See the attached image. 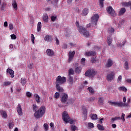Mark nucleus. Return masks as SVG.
Wrapping results in <instances>:
<instances>
[{
  "instance_id": "35",
  "label": "nucleus",
  "mask_w": 131,
  "mask_h": 131,
  "mask_svg": "<svg viewBox=\"0 0 131 131\" xmlns=\"http://www.w3.org/2000/svg\"><path fill=\"white\" fill-rule=\"evenodd\" d=\"M97 128L99 129V130H104V129H105L104 126L100 124H97Z\"/></svg>"
},
{
  "instance_id": "61",
  "label": "nucleus",
  "mask_w": 131,
  "mask_h": 131,
  "mask_svg": "<svg viewBox=\"0 0 131 131\" xmlns=\"http://www.w3.org/2000/svg\"><path fill=\"white\" fill-rule=\"evenodd\" d=\"M58 2H59V0H54L52 2V5H57L58 4Z\"/></svg>"
},
{
  "instance_id": "26",
  "label": "nucleus",
  "mask_w": 131,
  "mask_h": 131,
  "mask_svg": "<svg viewBox=\"0 0 131 131\" xmlns=\"http://www.w3.org/2000/svg\"><path fill=\"white\" fill-rule=\"evenodd\" d=\"M121 5L123 6V7H130L131 6V1H129L127 2H122Z\"/></svg>"
},
{
  "instance_id": "25",
  "label": "nucleus",
  "mask_w": 131,
  "mask_h": 131,
  "mask_svg": "<svg viewBox=\"0 0 131 131\" xmlns=\"http://www.w3.org/2000/svg\"><path fill=\"white\" fill-rule=\"evenodd\" d=\"M108 103H110V105H114V106H118L119 107L120 102L108 101Z\"/></svg>"
},
{
  "instance_id": "51",
  "label": "nucleus",
  "mask_w": 131,
  "mask_h": 131,
  "mask_svg": "<svg viewBox=\"0 0 131 131\" xmlns=\"http://www.w3.org/2000/svg\"><path fill=\"white\" fill-rule=\"evenodd\" d=\"M8 27L10 30H13L14 29V26L12 24H9Z\"/></svg>"
},
{
  "instance_id": "43",
  "label": "nucleus",
  "mask_w": 131,
  "mask_h": 131,
  "mask_svg": "<svg viewBox=\"0 0 131 131\" xmlns=\"http://www.w3.org/2000/svg\"><path fill=\"white\" fill-rule=\"evenodd\" d=\"M104 1L105 0H99V6L100 8H103L104 7Z\"/></svg>"
},
{
  "instance_id": "56",
  "label": "nucleus",
  "mask_w": 131,
  "mask_h": 131,
  "mask_svg": "<svg viewBox=\"0 0 131 131\" xmlns=\"http://www.w3.org/2000/svg\"><path fill=\"white\" fill-rule=\"evenodd\" d=\"M96 57H92L91 59V63H95V62H96Z\"/></svg>"
},
{
  "instance_id": "5",
  "label": "nucleus",
  "mask_w": 131,
  "mask_h": 131,
  "mask_svg": "<svg viewBox=\"0 0 131 131\" xmlns=\"http://www.w3.org/2000/svg\"><path fill=\"white\" fill-rule=\"evenodd\" d=\"M97 72L95 71V69H90L88 70L85 73V76H88V77H94L96 75Z\"/></svg>"
},
{
  "instance_id": "34",
  "label": "nucleus",
  "mask_w": 131,
  "mask_h": 131,
  "mask_svg": "<svg viewBox=\"0 0 131 131\" xmlns=\"http://www.w3.org/2000/svg\"><path fill=\"white\" fill-rule=\"evenodd\" d=\"M75 72H76V73H78V74H79V73L81 72V68L80 67H77L75 69Z\"/></svg>"
},
{
  "instance_id": "17",
  "label": "nucleus",
  "mask_w": 131,
  "mask_h": 131,
  "mask_svg": "<svg viewBox=\"0 0 131 131\" xmlns=\"http://www.w3.org/2000/svg\"><path fill=\"white\" fill-rule=\"evenodd\" d=\"M1 115L2 117V118H4V119H6V118H7L8 115L7 114V112L4 110H1L0 111Z\"/></svg>"
},
{
  "instance_id": "52",
  "label": "nucleus",
  "mask_w": 131,
  "mask_h": 131,
  "mask_svg": "<svg viewBox=\"0 0 131 131\" xmlns=\"http://www.w3.org/2000/svg\"><path fill=\"white\" fill-rule=\"evenodd\" d=\"M88 127L89 128H94V124L93 123H88Z\"/></svg>"
},
{
  "instance_id": "47",
  "label": "nucleus",
  "mask_w": 131,
  "mask_h": 131,
  "mask_svg": "<svg viewBox=\"0 0 131 131\" xmlns=\"http://www.w3.org/2000/svg\"><path fill=\"white\" fill-rule=\"evenodd\" d=\"M21 83L23 84V85H25V84H26V79L22 78L21 79Z\"/></svg>"
},
{
  "instance_id": "46",
  "label": "nucleus",
  "mask_w": 131,
  "mask_h": 131,
  "mask_svg": "<svg viewBox=\"0 0 131 131\" xmlns=\"http://www.w3.org/2000/svg\"><path fill=\"white\" fill-rule=\"evenodd\" d=\"M8 126L10 129L13 128L14 127V123L13 122H9Z\"/></svg>"
},
{
  "instance_id": "40",
  "label": "nucleus",
  "mask_w": 131,
  "mask_h": 131,
  "mask_svg": "<svg viewBox=\"0 0 131 131\" xmlns=\"http://www.w3.org/2000/svg\"><path fill=\"white\" fill-rule=\"evenodd\" d=\"M74 74V71L72 69H70L69 70V76H71V75H73Z\"/></svg>"
},
{
  "instance_id": "13",
  "label": "nucleus",
  "mask_w": 131,
  "mask_h": 131,
  "mask_svg": "<svg viewBox=\"0 0 131 131\" xmlns=\"http://www.w3.org/2000/svg\"><path fill=\"white\" fill-rule=\"evenodd\" d=\"M6 73L8 74V75H10V77L11 78H14L15 75H14L15 72L13 71V70L11 69H7L6 70Z\"/></svg>"
},
{
  "instance_id": "24",
  "label": "nucleus",
  "mask_w": 131,
  "mask_h": 131,
  "mask_svg": "<svg viewBox=\"0 0 131 131\" xmlns=\"http://www.w3.org/2000/svg\"><path fill=\"white\" fill-rule=\"evenodd\" d=\"M90 116L92 120H97L98 119V115L96 114H91Z\"/></svg>"
},
{
  "instance_id": "58",
  "label": "nucleus",
  "mask_w": 131,
  "mask_h": 131,
  "mask_svg": "<svg viewBox=\"0 0 131 131\" xmlns=\"http://www.w3.org/2000/svg\"><path fill=\"white\" fill-rule=\"evenodd\" d=\"M11 39H16L17 38V36H16V35L13 34L11 36Z\"/></svg>"
},
{
  "instance_id": "55",
  "label": "nucleus",
  "mask_w": 131,
  "mask_h": 131,
  "mask_svg": "<svg viewBox=\"0 0 131 131\" xmlns=\"http://www.w3.org/2000/svg\"><path fill=\"white\" fill-rule=\"evenodd\" d=\"M56 19H57V16H51V21H52V22H55V21H56Z\"/></svg>"
},
{
  "instance_id": "16",
  "label": "nucleus",
  "mask_w": 131,
  "mask_h": 131,
  "mask_svg": "<svg viewBox=\"0 0 131 131\" xmlns=\"http://www.w3.org/2000/svg\"><path fill=\"white\" fill-rule=\"evenodd\" d=\"M44 39L45 41H47V42H51V41H53V37L50 35H46L44 37Z\"/></svg>"
},
{
  "instance_id": "12",
  "label": "nucleus",
  "mask_w": 131,
  "mask_h": 131,
  "mask_svg": "<svg viewBox=\"0 0 131 131\" xmlns=\"http://www.w3.org/2000/svg\"><path fill=\"white\" fill-rule=\"evenodd\" d=\"M11 5L14 11H18V3L16 0H12Z\"/></svg>"
},
{
  "instance_id": "63",
  "label": "nucleus",
  "mask_w": 131,
  "mask_h": 131,
  "mask_svg": "<svg viewBox=\"0 0 131 131\" xmlns=\"http://www.w3.org/2000/svg\"><path fill=\"white\" fill-rule=\"evenodd\" d=\"M116 120H117V118L116 117H115V118H113L112 119H111V121L112 122V123H113L114 122V121H115Z\"/></svg>"
},
{
  "instance_id": "22",
  "label": "nucleus",
  "mask_w": 131,
  "mask_h": 131,
  "mask_svg": "<svg viewBox=\"0 0 131 131\" xmlns=\"http://www.w3.org/2000/svg\"><path fill=\"white\" fill-rule=\"evenodd\" d=\"M60 85H59L58 84H56V90H57V91H58V92H59V93H63L64 92V89Z\"/></svg>"
},
{
  "instance_id": "45",
  "label": "nucleus",
  "mask_w": 131,
  "mask_h": 131,
  "mask_svg": "<svg viewBox=\"0 0 131 131\" xmlns=\"http://www.w3.org/2000/svg\"><path fill=\"white\" fill-rule=\"evenodd\" d=\"M54 98L55 99H59L60 98V93L59 92H56L54 95Z\"/></svg>"
},
{
  "instance_id": "18",
  "label": "nucleus",
  "mask_w": 131,
  "mask_h": 131,
  "mask_svg": "<svg viewBox=\"0 0 131 131\" xmlns=\"http://www.w3.org/2000/svg\"><path fill=\"white\" fill-rule=\"evenodd\" d=\"M82 110H83V114L84 115V120H85V119H86L88 117V111L86 110V108L84 106L82 107Z\"/></svg>"
},
{
  "instance_id": "19",
  "label": "nucleus",
  "mask_w": 131,
  "mask_h": 131,
  "mask_svg": "<svg viewBox=\"0 0 131 131\" xmlns=\"http://www.w3.org/2000/svg\"><path fill=\"white\" fill-rule=\"evenodd\" d=\"M85 56H95L96 55V52L94 51H89L86 52L84 54Z\"/></svg>"
},
{
  "instance_id": "23",
  "label": "nucleus",
  "mask_w": 131,
  "mask_h": 131,
  "mask_svg": "<svg viewBox=\"0 0 131 131\" xmlns=\"http://www.w3.org/2000/svg\"><path fill=\"white\" fill-rule=\"evenodd\" d=\"M108 46H112V37L111 36H109L107 37V40H106Z\"/></svg>"
},
{
  "instance_id": "30",
  "label": "nucleus",
  "mask_w": 131,
  "mask_h": 131,
  "mask_svg": "<svg viewBox=\"0 0 131 131\" xmlns=\"http://www.w3.org/2000/svg\"><path fill=\"white\" fill-rule=\"evenodd\" d=\"M71 131L78 130V127H77V126L74 125H71Z\"/></svg>"
},
{
  "instance_id": "15",
  "label": "nucleus",
  "mask_w": 131,
  "mask_h": 131,
  "mask_svg": "<svg viewBox=\"0 0 131 131\" xmlns=\"http://www.w3.org/2000/svg\"><path fill=\"white\" fill-rule=\"evenodd\" d=\"M16 109L18 115H20V116H22L23 115V113L22 112V107L20 104H18Z\"/></svg>"
},
{
  "instance_id": "33",
  "label": "nucleus",
  "mask_w": 131,
  "mask_h": 131,
  "mask_svg": "<svg viewBox=\"0 0 131 131\" xmlns=\"http://www.w3.org/2000/svg\"><path fill=\"white\" fill-rule=\"evenodd\" d=\"M125 42H126V41L123 40L122 42H121V43H117V46L119 48H122V47L125 45Z\"/></svg>"
},
{
  "instance_id": "14",
  "label": "nucleus",
  "mask_w": 131,
  "mask_h": 131,
  "mask_svg": "<svg viewBox=\"0 0 131 131\" xmlns=\"http://www.w3.org/2000/svg\"><path fill=\"white\" fill-rule=\"evenodd\" d=\"M113 65V61L111 59H108L105 63L106 68H110Z\"/></svg>"
},
{
  "instance_id": "20",
  "label": "nucleus",
  "mask_w": 131,
  "mask_h": 131,
  "mask_svg": "<svg viewBox=\"0 0 131 131\" xmlns=\"http://www.w3.org/2000/svg\"><path fill=\"white\" fill-rule=\"evenodd\" d=\"M89 8H85L83 9L81 13L82 16H86L89 14Z\"/></svg>"
},
{
  "instance_id": "11",
  "label": "nucleus",
  "mask_w": 131,
  "mask_h": 131,
  "mask_svg": "<svg viewBox=\"0 0 131 131\" xmlns=\"http://www.w3.org/2000/svg\"><path fill=\"white\" fill-rule=\"evenodd\" d=\"M67 100H68V95L66 93H62L60 97V101H61V103H66Z\"/></svg>"
},
{
  "instance_id": "60",
  "label": "nucleus",
  "mask_w": 131,
  "mask_h": 131,
  "mask_svg": "<svg viewBox=\"0 0 131 131\" xmlns=\"http://www.w3.org/2000/svg\"><path fill=\"white\" fill-rule=\"evenodd\" d=\"M95 97H92L88 99L89 102H92L93 101H95Z\"/></svg>"
},
{
  "instance_id": "4",
  "label": "nucleus",
  "mask_w": 131,
  "mask_h": 131,
  "mask_svg": "<svg viewBox=\"0 0 131 131\" xmlns=\"http://www.w3.org/2000/svg\"><path fill=\"white\" fill-rule=\"evenodd\" d=\"M66 81H67L66 77H61V76L59 75L56 77L55 84H58V85H62V84H64V83L66 82Z\"/></svg>"
},
{
  "instance_id": "37",
  "label": "nucleus",
  "mask_w": 131,
  "mask_h": 131,
  "mask_svg": "<svg viewBox=\"0 0 131 131\" xmlns=\"http://www.w3.org/2000/svg\"><path fill=\"white\" fill-rule=\"evenodd\" d=\"M31 40L33 43V45H34V40H35V37L34 36V35L33 34H32L31 35Z\"/></svg>"
},
{
  "instance_id": "1",
  "label": "nucleus",
  "mask_w": 131,
  "mask_h": 131,
  "mask_svg": "<svg viewBox=\"0 0 131 131\" xmlns=\"http://www.w3.org/2000/svg\"><path fill=\"white\" fill-rule=\"evenodd\" d=\"M37 106L36 104L33 105V111L35 112L34 114V116L35 118L38 119L39 118H41L46 113V107L44 106H41L38 110H37Z\"/></svg>"
},
{
  "instance_id": "36",
  "label": "nucleus",
  "mask_w": 131,
  "mask_h": 131,
  "mask_svg": "<svg viewBox=\"0 0 131 131\" xmlns=\"http://www.w3.org/2000/svg\"><path fill=\"white\" fill-rule=\"evenodd\" d=\"M11 83H12V82L11 81H5L3 83V86H8V85H11Z\"/></svg>"
},
{
  "instance_id": "59",
  "label": "nucleus",
  "mask_w": 131,
  "mask_h": 131,
  "mask_svg": "<svg viewBox=\"0 0 131 131\" xmlns=\"http://www.w3.org/2000/svg\"><path fill=\"white\" fill-rule=\"evenodd\" d=\"M82 36H84V37H89L90 36L89 33H82Z\"/></svg>"
},
{
  "instance_id": "3",
  "label": "nucleus",
  "mask_w": 131,
  "mask_h": 131,
  "mask_svg": "<svg viewBox=\"0 0 131 131\" xmlns=\"http://www.w3.org/2000/svg\"><path fill=\"white\" fill-rule=\"evenodd\" d=\"M62 117L63 121L66 123H70V124H73L75 122V120H73L69 117L68 113L66 111H64L62 114Z\"/></svg>"
},
{
  "instance_id": "44",
  "label": "nucleus",
  "mask_w": 131,
  "mask_h": 131,
  "mask_svg": "<svg viewBox=\"0 0 131 131\" xmlns=\"http://www.w3.org/2000/svg\"><path fill=\"white\" fill-rule=\"evenodd\" d=\"M43 126L45 128V131H48L49 130V125H48V124L45 123Z\"/></svg>"
},
{
  "instance_id": "41",
  "label": "nucleus",
  "mask_w": 131,
  "mask_h": 131,
  "mask_svg": "<svg viewBox=\"0 0 131 131\" xmlns=\"http://www.w3.org/2000/svg\"><path fill=\"white\" fill-rule=\"evenodd\" d=\"M88 90L91 94H94L95 93V90L92 87H89Z\"/></svg>"
},
{
  "instance_id": "8",
  "label": "nucleus",
  "mask_w": 131,
  "mask_h": 131,
  "mask_svg": "<svg viewBox=\"0 0 131 131\" xmlns=\"http://www.w3.org/2000/svg\"><path fill=\"white\" fill-rule=\"evenodd\" d=\"M106 11L108 14H110L113 17L116 16V13H115V10L113 8L110 6L106 9Z\"/></svg>"
},
{
  "instance_id": "7",
  "label": "nucleus",
  "mask_w": 131,
  "mask_h": 131,
  "mask_svg": "<svg viewBox=\"0 0 131 131\" xmlns=\"http://www.w3.org/2000/svg\"><path fill=\"white\" fill-rule=\"evenodd\" d=\"M114 77H115V74L113 72H111L107 74L106 79L108 81L111 82L114 79Z\"/></svg>"
},
{
  "instance_id": "42",
  "label": "nucleus",
  "mask_w": 131,
  "mask_h": 131,
  "mask_svg": "<svg viewBox=\"0 0 131 131\" xmlns=\"http://www.w3.org/2000/svg\"><path fill=\"white\" fill-rule=\"evenodd\" d=\"M124 68L126 70H128L129 69L128 67V62L125 61L124 63Z\"/></svg>"
},
{
  "instance_id": "38",
  "label": "nucleus",
  "mask_w": 131,
  "mask_h": 131,
  "mask_svg": "<svg viewBox=\"0 0 131 131\" xmlns=\"http://www.w3.org/2000/svg\"><path fill=\"white\" fill-rule=\"evenodd\" d=\"M98 102L100 105H103L104 104V98L103 97L99 98Z\"/></svg>"
},
{
  "instance_id": "31",
  "label": "nucleus",
  "mask_w": 131,
  "mask_h": 131,
  "mask_svg": "<svg viewBox=\"0 0 131 131\" xmlns=\"http://www.w3.org/2000/svg\"><path fill=\"white\" fill-rule=\"evenodd\" d=\"M126 10L125 8H122L119 12V15H123L125 13Z\"/></svg>"
},
{
  "instance_id": "53",
  "label": "nucleus",
  "mask_w": 131,
  "mask_h": 131,
  "mask_svg": "<svg viewBox=\"0 0 131 131\" xmlns=\"http://www.w3.org/2000/svg\"><path fill=\"white\" fill-rule=\"evenodd\" d=\"M26 94L27 97H28V98H30V97L32 96V93H31L30 92H27Z\"/></svg>"
},
{
  "instance_id": "6",
  "label": "nucleus",
  "mask_w": 131,
  "mask_h": 131,
  "mask_svg": "<svg viewBox=\"0 0 131 131\" xmlns=\"http://www.w3.org/2000/svg\"><path fill=\"white\" fill-rule=\"evenodd\" d=\"M76 24V26L77 28V29L79 31V32H80V33H88V31H86V29H85V28H84V27H82V26H80L79 25V22L77 21L75 23Z\"/></svg>"
},
{
  "instance_id": "29",
  "label": "nucleus",
  "mask_w": 131,
  "mask_h": 131,
  "mask_svg": "<svg viewBox=\"0 0 131 131\" xmlns=\"http://www.w3.org/2000/svg\"><path fill=\"white\" fill-rule=\"evenodd\" d=\"M119 91L124 92L125 93H126L127 92V89L125 88V86H120L118 88Z\"/></svg>"
},
{
  "instance_id": "50",
  "label": "nucleus",
  "mask_w": 131,
  "mask_h": 131,
  "mask_svg": "<svg viewBox=\"0 0 131 131\" xmlns=\"http://www.w3.org/2000/svg\"><path fill=\"white\" fill-rule=\"evenodd\" d=\"M6 4L5 3H4L2 4V5H1L2 11H4V10H5L6 9Z\"/></svg>"
},
{
  "instance_id": "21",
  "label": "nucleus",
  "mask_w": 131,
  "mask_h": 131,
  "mask_svg": "<svg viewBox=\"0 0 131 131\" xmlns=\"http://www.w3.org/2000/svg\"><path fill=\"white\" fill-rule=\"evenodd\" d=\"M42 19L44 22L48 23V22H49V15H48L47 13L44 14L42 16Z\"/></svg>"
},
{
  "instance_id": "49",
  "label": "nucleus",
  "mask_w": 131,
  "mask_h": 131,
  "mask_svg": "<svg viewBox=\"0 0 131 131\" xmlns=\"http://www.w3.org/2000/svg\"><path fill=\"white\" fill-rule=\"evenodd\" d=\"M114 29L113 28H109L108 29V32L109 33H114Z\"/></svg>"
},
{
  "instance_id": "2",
  "label": "nucleus",
  "mask_w": 131,
  "mask_h": 131,
  "mask_svg": "<svg viewBox=\"0 0 131 131\" xmlns=\"http://www.w3.org/2000/svg\"><path fill=\"white\" fill-rule=\"evenodd\" d=\"M99 20V15L95 14L91 17V23L86 25L88 28L89 27H97V23Z\"/></svg>"
},
{
  "instance_id": "48",
  "label": "nucleus",
  "mask_w": 131,
  "mask_h": 131,
  "mask_svg": "<svg viewBox=\"0 0 131 131\" xmlns=\"http://www.w3.org/2000/svg\"><path fill=\"white\" fill-rule=\"evenodd\" d=\"M81 64L84 66L85 65V58H82L81 60Z\"/></svg>"
},
{
  "instance_id": "57",
  "label": "nucleus",
  "mask_w": 131,
  "mask_h": 131,
  "mask_svg": "<svg viewBox=\"0 0 131 131\" xmlns=\"http://www.w3.org/2000/svg\"><path fill=\"white\" fill-rule=\"evenodd\" d=\"M122 79V76L121 75H119L118 78L117 82H121Z\"/></svg>"
},
{
  "instance_id": "39",
  "label": "nucleus",
  "mask_w": 131,
  "mask_h": 131,
  "mask_svg": "<svg viewBox=\"0 0 131 131\" xmlns=\"http://www.w3.org/2000/svg\"><path fill=\"white\" fill-rule=\"evenodd\" d=\"M127 106H128V104L123 103L122 102H120L119 107H127Z\"/></svg>"
},
{
  "instance_id": "64",
  "label": "nucleus",
  "mask_w": 131,
  "mask_h": 131,
  "mask_svg": "<svg viewBox=\"0 0 131 131\" xmlns=\"http://www.w3.org/2000/svg\"><path fill=\"white\" fill-rule=\"evenodd\" d=\"M126 82H127V83H131V79H127Z\"/></svg>"
},
{
  "instance_id": "28",
  "label": "nucleus",
  "mask_w": 131,
  "mask_h": 131,
  "mask_svg": "<svg viewBox=\"0 0 131 131\" xmlns=\"http://www.w3.org/2000/svg\"><path fill=\"white\" fill-rule=\"evenodd\" d=\"M41 30V22L39 21L37 26V31L39 32Z\"/></svg>"
},
{
  "instance_id": "54",
  "label": "nucleus",
  "mask_w": 131,
  "mask_h": 131,
  "mask_svg": "<svg viewBox=\"0 0 131 131\" xmlns=\"http://www.w3.org/2000/svg\"><path fill=\"white\" fill-rule=\"evenodd\" d=\"M121 119L123 121H125V114L122 113V116L121 117Z\"/></svg>"
},
{
  "instance_id": "10",
  "label": "nucleus",
  "mask_w": 131,
  "mask_h": 131,
  "mask_svg": "<svg viewBox=\"0 0 131 131\" xmlns=\"http://www.w3.org/2000/svg\"><path fill=\"white\" fill-rule=\"evenodd\" d=\"M74 55H75V51H69V58L68 61L69 63H70L72 60H73V58H74Z\"/></svg>"
},
{
  "instance_id": "27",
  "label": "nucleus",
  "mask_w": 131,
  "mask_h": 131,
  "mask_svg": "<svg viewBox=\"0 0 131 131\" xmlns=\"http://www.w3.org/2000/svg\"><path fill=\"white\" fill-rule=\"evenodd\" d=\"M34 98L36 100L37 103H39L40 102V97H39V95L37 94H34Z\"/></svg>"
},
{
  "instance_id": "9",
  "label": "nucleus",
  "mask_w": 131,
  "mask_h": 131,
  "mask_svg": "<svg viewBox=\"0 0 131 131\" xmlns=\"http://www.w3.org/2000/svg\"><path fill=\"white\" fill-rule=\"evenodd\" d=\"M46 54L48 57H54L55 56V51L51 49H48L46 50Z\"/></svg>"
},
{
  "instance_id": "32",
  "label": "nucleus",
  "mask_w": 131,
  "mask_h": 131,
  "mask_svg": "<svg viewBox=\"0 0 131 131\" xmlns=\"http://www.w3.org/2000/svg\"><path fill=\"white\" fill-rule=\"evenodd\" d=\"M68 82L70 83V84H72L73 83V77L71 76H69Z\"/></svg>"
},
{
  "instance_id": "62",
  "label": "nucleus",
  "mask_w": 131,
  "mask_h": 131,
  "mask_svg": "<svg viewBox=\"0 0 131 131\" xmlns=\"http://www.w3.org/2000/svg\"><path fill=\"white\" fill-rule=\"evenodd\" d=\"M28 68H29V69H32V68H33V64L29 63L28 65Z\"/></svg>"
}]
</instances>
